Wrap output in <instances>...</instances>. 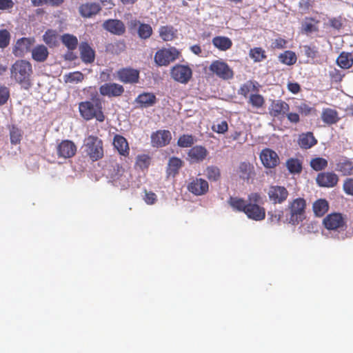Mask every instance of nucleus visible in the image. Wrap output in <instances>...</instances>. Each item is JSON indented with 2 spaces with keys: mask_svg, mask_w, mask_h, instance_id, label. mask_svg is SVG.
Wrapping results in <instances>:
<instances>
[{
  "mask_svg": "<svg viewBox=\"0 0 353 353\" xmlns=\"http://www.w3.org/2000/svg\"><path fill=\"white\" fill-rule=\"evenodd\" d=\"M101 9V6L99 3L87 2L79 6V12L81 17L90 18L99 13Z\"/></svg>",
  "mask_w": 353,
  "mask_h": 353,
  "instance_id": "25",
  "label": "nucleus"
},
{
  "mask_svg": "<svg viewBox=\"0 0 353 353\" xmlns=\"http://www.w3.org/2000/svg\"><path fill=\"white\" fill-rule=\"evenodd\" d=\"M31 52L32 59L37 62H44L49 55L47 47L43 44L36 46Z\"/></svg>",
  "mask_w": 353,
  "mask_h": 353,
  "instance_id": "30",
  "label": "nucleus"
},
{
  "mask_svg": "<svg viewBox=\"0 0 353 353\" xmlns=\"http://www.w3.org/2000/svg\"><path fill=\"white\" fill-rule=\"evenodd\" d=\"M324 227L328 230L342 229L345 225V218L339 212L327 214L323 220Z\"/></svg>",
  "mask_w": 353,
  "mask_h": 353,
  "instance_id": "11",
  "label": "nucleus"
},
{
  "mask_svg": "<svg viewBox=\"0 0 353 353\" xmlns=\"http://www.w3.org/2000/svg\"><path fill=\"white\" fill-rule=\"evenodd\" d=\"M176 32L172 26H161L159 29V36L165 41L173 40L176 37Z\"/></svg>",
  "mask_w": 353,
  "mask_h": 353,
  "instance_id": "40",
  "label": "nucleus"
},
{
  "mask_svg": "<svg viewBox=\"0 0 353 353\" xmlns=\"http://www.w3.org/2000/svg\"><path fill=\"white\" fill-rule=\"evenodd\" d=\"M152 28L150 24L141 23L137 28V34L142 39H149L152 34Z\"/></svg>",
  "mask_w": 353,
  "mask_h": 353,
  "instance_id": "44",
  "label": "nucleus"
},
{
  "mask_svg": "<svg viewBox=\"0 0 353 353\" xmlns=\"http://www.w3.org/2000/svg\"><path fill=\"white\" fill-rule=\"evenodd\" d=\"M208 69L212 75L224 81L233 79L234 75L232 68L222 59L213 61Z\"/></svg>",
  "mask_w": 353,
  "mask_h": 353,
  "instance_id": "6",
  "label": "nucleus"
},
{
  "mask_svg": "<svg viewBox=\"0 0 353 353\" xmlns=\"http://www.w3.org/2000/svg\"><path fill=\"white\" fill-rule=\"evenodd\" d=\"M10 41V34L6 30H0V48H5L8 46Z\"/></svg>",
  "mask_w": 353,
  "mask_h": 353,
  "instance_id": "51",
  "label": "nucleus"
},
{
  "mask_svg": "<svg viewBox=\"0 0 353 353\" xmlns=\"http://www.w3.org/2000/svg\"><path fill=\"white\" fill-rule=\"evenodd\" d=\"M145 202L148 205H152L157 201V195L152 192H145L144 197Z\"/></svg>",
  "mask_w": 353,
  "mask_h": 353,
  "instance_id": "62",
  "label": "nucleus"
},
{
  "mask_svg": "<svg viewBox=\"0 0 353 353\" xmlns=\"http://www.w3.org/2000/svg\"><path fill=\"white\" fill-rule=\"evenodd\" d=\"M9 98V88L6 86H0V105L6 104Z\"/></svg>",
  "mask_w": 353,
  "mask_h": 353,
  "instance_id": "55",
  "label": "nucleus"
},
{
  "mask_svg": "<svg viewBox=\"0 0 353 353\" xmlns=\"http://www.w3.org/2000/svg\"><path fill=\"white\" fill-rule=\"evenodd\" d=\"M268 196L270 201L273 204H282L287 200L289 192L284 186L270 185L268 191Z\"/></svg>",
  "mask_w": 353,
  "mask_h": 353,
  "instance_id": "9",
  "label": "nucleus"
},
{
  "mask_svg": "<svg viewBox=\"0 0 353 353\" xmlns=\"http://www.w3.org/2000/svg\"><path fill=\"white\" fill-rule=\"evenodd\" d=\"M157 97L152 92H143L135 99V103L139 108H147L156 104Z\"/></svg>",
  "mask_w": 353,
  "mask_h": 353,
  "instance_id": "24",
  "label": "nucleus"
},
{
  "mask_svg": "<svg viewBox=\"0 0 353 353\" xmlns=\"http://www.w3.org/2000/svg\"><path fill=\"white\" fill-rule=\"evenodd\" d=\"M85 151L92 161H97L103 157V141L98 137L88 136L85 141Z\"/></svg>",
  "mask_w": 353,
  "mask_h": 353,
  "instance_id": "5",
  "label": "nucleus"
},
{
  "mask_svg": "<svg viewBox=\"0 0 353 353\" xmlns=\"http://www.w3.org/2000/svg\"><path fill=\"white\" fill-rule=\"evenodd\" d=\"M310 166L315 171H321L327 166V161L322 157H316L311 160Z\"/></svg>",
  "mask_w": 353,
  "mask_h": 353,
  "instance_id": "47",
  "label": "nucleus"
},
{
  "mask_svg": "<svg viewBox=\"0 0 353 353\" xmlns=\"http://www.w3.org/2000/svg\"><path fill=\"white\" fill-rule=\"evenodd\" d=\"M304 53L305 55L309 58L314 59L318 55V50L315 46H304Z\"/></svg>",
  "mask_w": 353,
  "mask_h": 353,
  "instance_id": "58",
  "label": "nucleus"
},
{
  "mask_svg": "<svg viewBox=\"0 0 353 353\" xmlns=\"http://www.w3.org/2000/svg\"><path fill=\"white\" fill-rule=\"evenodd\" d=\"M10 142L16 145L20 143L22 137L21 132L19 129L13 127L10 132Z\"/></svg>",
  "mask_w": 353,
  "mask_h": 353,
  "instance_id": "52",
  "label": "nucleus"
},
{
  "mask_svg": "<svg viewBox=\"0 0 353 353\" xmlns=\"http://www.w3.org/2000/svg\"><path fill=\"white\" fill-rule=\"evenodd\" d=\"M112 167H113V169L110 172V177L113 180L119 179V178L123 174L124 169L119 163H115V165H114Z\"/></svg>",
  "mask_w": 353,
  "mask_h": 353,
  "instance_id": "54",
  "label": "nucleus"
},
{
  "mask_svg": "<svg viewBox=\"0 0 353 353\" xmlns=\"http://www.w3.org/2000/svg\"><path fill=\"white\" fill-rule=\"evenodd\" d=\"M170 76L182 84H187L192 77V70L189 65L176 64L170 69Z\"/></svg>",
  "mask_w": 353,
  "mask_h": 353,
  "instance_id": "8",
  "label": "nucleus"
},
{
  "mask_svg": "<svg viewBox=\"0 0 353 353\" xmlns=\"http://www.w3.org/2000/svg\"><path fill=\"white\" fill-rule=\"evenodd\" d=\"M235 172L240 179L248 183H252L256 176L254 166L247 161L240 162Z\"/></svg>",
  "mask_w": 353,
  "mask_h": 353,
  "instance_id": "10",
  "label": "nucleus"
},
{
  "mask_svg": "<svg viewBox=\"0 0 353 353\" xmlns=\"http://www.w3.org/2000/svg\"><path fill=\"white\" fill-rule=\"evenodd\" d=\"M299 146L303 149H309L317 143V140L312 132L303 133L299 136L298 141Z\"/></svg>",
  "mask_w": 353,
  "mask_h": 353,
  "instance_id": "32",
  "label": "nucleus"
},
{
  "mask_svg": "<svg viewBox=\"0 0 353 353\" xmlns=\"http://www.w3.org/2000/svg\"><path fill=\"white\" fill-rule=\"evenodd\" d=\"M99 92L102 96L109 98L118 97L123 94L124 88L116 83H105L100 86Z\"/></svg>",
  "mask_w": 353,
  "mask_h": 353,
  "instance_id": "17",
  "label": "nucleus"
},
{
  "mask_svg": "<svg viewBox=\"0 0 353 353\" xmlns=\"http://www.w3.org/2000/svg\"><path fill=\"white\" fill-rule=\"evenodd\" d=\"M34 42V37H22L16 41L12 53L15 57H22L31 50V47Z\"/></svg>",
  "mask_w": 353,
  "mask_h": 353,
  "instance_id": "13",
  "label": "nucleus"
},
{
  "mask_svg": "<svg viewBox=\"0 0 353 353\" xmlns=\"http://www.w3.org/2000/svg\"><path fill=\"white\" fill-rule=\"evenodd\" d=\"M140 24H141V23L136 19L130 20L128 22V28L129 31L131 33H133L135 30H137V28Z\"/></svg>",
  "mask_w": 353,
  "mask_h": 353,
  "instance_id": "63",
  "label": "nucleus"
},
{
  "mask_svg": "<svg viewBox=\"0 0 353 353\" xmlns=\"http://www.w3.org/2000/svg\"><path fill=\"white\" fill-rule=\"evenodd\" d=\"M344 74L339 70L334 69L330 72L331 81L335 83H339L342 81Z\"/></svg>",
  "mask_w": 353,
  "mask_h": 353,
  "instance_id": "59",
  "label": "nucleus"
},
{
  "mask_svg": "<svg viewBox=\"0 0 353 353\" xmlns=\"http://www.w3.org/2000/svg\"><path fill=\"white\" fill-rule=\"evenodd\" d=\"M179 54V51L174 47L161 48L156 52L154 59L158 66H167L176 60Z\"/></svg>",
  "mask_w": 353,
  "mask_h": 353,
  "instance_id": "7",
  "label": "nucleus"
},
{
  "mask_svg": "<svg viewBox=\"0 0 353 353\" xmlns=\"http://www.w3.org/2000/svg\"><path fill=\"white\" fill-rule=\"evenodd\" d=\"M259 83L253 81H248L243 83L239 90V94L247 98L250 92H259Z\"/></svg>",
  "mask_w": 353,
  "mask_h": 353,
  "instance_id": "35",
  "label": "nucleus"
},
{
  "mask_svg": "<svg viewBox=\"0 0 353 353\" xmlns=\"http://www.w3.org/2000/svg\"><path fill=\"white\" fill-rule=\"evenodd\" d=\"M151 145L156 148H162L170 143L171 132L168 130H159L151 134Z\"/></svg>",
  "mask_w": 353,
  "mask_h": 353,
  "instance_id": "14",
  "label": "nucleus"
},
{
  "mask_svg": "<svg viewBox=\"0 0 353 353\" xmlns=\"http://www.w3.org/2000/svg\"><path fill=\"white\" fill-rule=\"evenodd\" d=\"M183 161L176 157L170 158L166 168V174L168 176L174 177L179 174V170L183 167Z\"/></svg>",
  "mask_w": 353,
  "mask_h": 353,
  "instance_id": "28",
  "label": "nucleus"
},
{
  "mask_svg": "<svg viewBox=\"0 0 353 353\" xmlns=\"http://www.w3.org/2000/svg\"><path fill=\"white\" fill-rule=\"evenodd\" d=\"M117 77L124 83H137L139 79V71L131 68H123L117 71Z\"/></svg>",
  "mask_w": 353,
  "mask_h": 353,
  "instance_id": "18",
  "label": "nucleus"
},
{
  "mask_svg": "<svg viewBox=\"0 0 353 353\" xmlns=\"http://www.w3.org/2000/svg\"><path fill=\"white\" fill-rule=\"evenodd\" d=\"M188 191L195 196L205 194L209 190L208 182L201 178L193 179L188 185Z\"/></svg>",
  "mask_w": 353,
  "mask_h": 353,
  "instance_id": "16",
  "label": "nucleus"
},
{
  "mask_svg": "<svg viewBox=\"0 0 353 353\" xmlns=\"http://www.w3.org/2000/svg\"><path fill=\"white\" fill-rule=\"evenodd\" d=\"M278 58L281 63L287 65H292L297 61L295 52L291 50H286L280 54Z\"/></svg>",
  "mask_w": 353,
  "mask_h": 353,
  "instance_id": "39",
  "label": "nucleus"
},
{
  "mask_svg": "<svg viewBox=\"0 0 353 353\" xmlns=\"http://www.w3.org/2000/svg\"><path fill=\"white\" fill-rule=\"evenodd\" d=\"M77 145L70 140H63L57 146V154L59 158L69 159L75 155Z\"/></svg>",
  "mask_w": 353,
  "mask_h": 353,
  "instance_id": "15",
  "label": "nucleus"
},
{
  "mask_svg": "<svg viewBox=\"0 0 353 353\" xmlns=\"http://www.w3.org/2000/svg\"><path fill=\"white\" fill-rule=\"evenodd\" d=\"M103 28L114 35L121 36L125 32L124 23L119 19L105 20L103 23Z\"/></svg>",
  "mask_w": 353,
  "mask_h": 353,
  "instance_id": "20",
  "label": "nucleus"
},
{
  "mask_svg": "<svg viewBox=\"0 0 353 353\" xmlns=\"http://www.w3.org/2000/svg\"><path fill=\"white\" fill-rule=\"evenodd\" d=\"M208 151L203 146L196 145L188 152V155L192 163L203 161L207 157Z\"/></svg>",
  "mask_w": 353,
  "mask_h": 353,
  "instance_id": "27",
  "label": "nucleus"
},
{
  "mask_svg": "<svg viewBox=\"0 0 353 353\" xmlns=\"http://www.w3.org/2000/svg\"><path fill=\"white\" fill-rule=\"evenodd\" d=\"M307 203L305 199L299 197L288 202L285 208L286 221L292 225H298L306 218Z\"/></svg>",
  "mask_w": 353,
  "mask_h": 353,
  "instance_id": "3",
  "label": "nucleus"
},
{
  "mask_svg": "<svg viewBox=\"0 0 353 353\" xmlns=\"http://www.w3.org/2000/svg\"><path fill=\"white\" fill-rule=\"evenodd\" d=\"M261 196L258 192H253L248 196V205L245 214L248 219L260 221L265 218V209L259 205Z\"/></svg>",
  "mask_w": 353,
  "mask_h": 353,
  "instance_id": "4",
  "label": "nucleus"
},
{
  "mask_svg": "<svg viewBox=\"0 0 353 353\" xmlns=\"http://www.w3.org/2000/svg\"><path fill=\"white\" fill-rule=\"evenodd\" d=\"M288 170L290 174H299L302 172V162L296 158H290L285 163Z\"/></svg>",
  "mask_w": 353,
  "mask_h": 353,
  "instance_id": "37",
  "label": "nucleus"
},
{
  "mask_svg": "<svg viewBox=\"0 0 353 353\" xmlns=\"http://www.w3.org/2000/svg\"><path fill=\"white\" fill-rule=\"evenodd\" d=\"M268 220L271 223H279L284 215V212L282 210H274L268 212Z\"/></svg>",
  "mask_w": 353,
  "mask_h": 353,
  "instance_id": "50",
  "label": "nucleus"
},
{
  "mask_svg": "<svg viewBox=\"0 0 353 353\" xmlns=\"http://www.w3.org/2000/svg\"><path fill=\"white\" fill-rule=\"evenodd\" d=\"M228 203L234 211L245 213L248 201L238 196H230L228 200Z\"/></svg>",
  "mask_w": 353,
  "mask_h": 353,
  "instance_id": "33",
  "label": "nucleus"
},
{
  "mask_svg": "<svg viewBox=\"0 0 353 353\" xmlns=\"http://www.w3.org/2000/svg\"><path fill=\"white\" fill-rule=\"evenodd\" d=\"M336 63L343 69H349L353 65V55L350 52H342L336 59Z\"/></svg>",
  "mask_w": 353,
  "mask_h": 353,
  "instance_id": "36",
  "label": "nucleus"
},
{
  "mask_svg": "<svg viewBox=\"0 0 353 353\" xmlns=\"http://www.w3.org/2000/svg\"><path fill=\"white\" fill-rule=\"evenodd\" d=\"M125 49V43L123 41H117L109 46L108 50L112 53L119 54L121 52L124 51Z\"/></svg>",
  "mask_w": 353,
  "mask_h": 353,
  "instance_id": "53",
  "label": "nucleus"
},
{
  "mask_svg": "<svg viewBox=\"0 0 353 353\" xmlns=\"http://www.w3.org/2000/svg\"><path fill=\"white\" fill-rule=\"evenodd\" d=\"M136 163L141 169L148 168L150 165V157L147 155L139 156Z\"/></svg>",
  "mask_w": 353,
  "mask_h": 353,
  "instance_id": "57",
  "label": "nucleus"
},
{
  "mask_svg": "<svg viewBox=\"0 0 353 353\" xmlns=\"http://www.w3.org/2000/svg\"><path fill=\"white\" fill-rule=\"evenodd\" d=\"M84 79V75L79 71L70 72L64 76L65 83H79Z\"/></svg>",
  "mask_w": 353,
  "mask_h": 353,
  "instance_id": "48",
  "label": "nucleus"
},
{
  "mask_svg": "<svg viewBox=\"0 0 353 353\" xmlns=\"http://www.w3.org/2000/svg\"><path fill=\"white\" fill-rule=\"evenodd\" d=\"M329 209L328 202L323 199H319L314 202L312 210L316 216H323Z\"/></svg>",
  "mask_w": 353,
  "mask_h": 353,
  "instance_id": "34",
  "label": "nucleus"
},
{
  "mask_svg": "<svg viewBox=\"0 0 353 353\" xmlns=\"http://www.w3.org/2000/svg\"><path fill=\"white\" fill-rule=\"evenodd\" d=\"M62 43L70 50H74L77 48L78 45V39L77 37L70 34H64L61 37Z\"/></svg>",
  "mask_w": 353,
  "mask_h": 353,
  "instance_id": "43",
  "label": "nucleus"
},
{
  "mask_svg": "<svg viewBox=\"0 0 353 353\" xmlns=\"http://www.w3.org/2000/svg\"><path fill=\"white\" fill-rule=\"evenodd\" d=\"M80 56L82 61L85 63H92L95 59V52L88 44L83 41L79 46Z\"/></svg>",
  "mask_w": 353,
  "mask_h": 353,
  "instance_id": "26",
  "label": "nucleus"
},
{
  "mask_svg": "<svg viewBox=\"0 0 353 353\" xmlns=\"http://www.w3.org/2000/svg\"><path fill=\"white\" fill-rule=\"evenodd\" d=\"M249 55L254 62H261L266 59L265 51L260 47L252 48L250 50Z\"/></svg>",
  "mask_w": 353,
  "mask_h": 353,
  "instance_id": "45",
  "label": "nucleus"
},
{
  "mask_svg": "<svg viewBox=\"0 0 353 353\" xmlns=\"http://www.w3.org/2000/svg\"><path fill=\"white\" fill-rule=\"evenodd\" d=\"M317 23L318 21H316L314 18L306 17L301 24V30L307 34L316 32L318 31Z\"/></svg>",
  "mask_w": 353,
  "mask_h": 353,
  "instance_id": "41",
  "label": "nucleus"
},
{
  "mask_svg": "<svg viewBox=\"0 0 353 353\" xmlns=\"http://www.w3.org/2000/svg\"><path fill=\"white\" fill-rule=\"evenodd\" d=\"M32 66L30 61L24 59L16 61L10 68V77L25 88L31 85Z\"/></svg>",
  "mask_w": 353,
  "mask_h": 353,
  "instance_id": "2",
  "label": "nucleus"
},
{
  "mask_svg": "<svg viewBox=\"0 0 353 353\" xmlns=\"http://www.w3.org/2000/svg\"><path fill=\"white\" fill-rule=\"evenodd\" d=\"M114 148L117 150L119 154L125 157L130 154V147L127 139L120 134H115L113 138Z\"/></svg>",
  "mask_w": 353,
  "mask_h": 353,
  "instance_id": "23",
  "label": "nucleus"
},
{
  "mask_svg": "<svg viewBox=\"0 0 353 353\" xmlns=\"http://www.w3.org/2000/svg\"><path fill=\"white\" fill-rule=\"evenodd\" d=\"M194 143V138L191 134H183L179 137L177 144L181 148L191 147Z\"/></svg>",
  "mask_w": 353,
  "mask_h": 353,
  "instance_id": "49",
  "label": "nucleus"
},
{
  "mask_svg": "<svg viewBox=\"0 0 353 353\" xmlns=\"http://www.w3.org/2000/svg\"><path fill=\"white\" fill-rule=\"evenodd\" d=\"M285 117L290 123H297L300 121V117L298 113L288 112L286 113Z\"/></svg>",
  "mask_w": 353,
  "mask_h": 353,
  "instance_id": "64",
  "label": "nucleus"
},
{
  "mask_svg": "<svg viewBox=\"0 0 353 353\" xmlns=\"http://www.w3.org/2000/svg\"><path fill=\"white\" fill-rule=\"evenodd\" d=\"M339 181L338 176L333 172H321L316 176V183L321 187L332 188Z\"/></svg>",
  "mask_w": 353,
  "mask_h": 353,
  "instance_id": "21",
  "label": "nucleus"
},
{
  "mask_svg": "<svg viewBox=\"0 0 353 353\" xmlns=\"http://www.w3.org/2000/svg\"><path fill=\"white\" fill-rule=\"evenodd\" d=\"M213 45L221 50L225 51L230 49L232 46L230 39L225 37H216L212 39Z\"/></svg>",
  "mask_w": 353,
  "mask_h": 353,
  "instance_id": "38",
  "label": "nucleus"
},
{
  "mask_svg": "<svg viewBox=\"0 0 353 353\" xmlns=\"http://www.w3.org/2000/svg\"><path fill=\"white\" fill-rule=\"evenodd\" d=\"M297 110L301 114L307 116L310 114L312 112H314L315 109L314 108L310 107L307 103H303L297 106Z\"/></svg>",
  "mask_w": 353,
  "mask_h": 353,
  "instance_id": "56",
  "label": "nucleus"
},
{
  "mask_svg": "<svg viewBox=\"0 0 353 353\" xmlns=\"http://www.w3.org/2000/svg\"><path fill=\"white\" fill-rule=\"evenodd\" d=\"M343 188L347 194L353 195V179H346L343 183Z\"/></svg>",
  "mask_w": 353,
  "mask_h": 353,
  "instance_id": "60",
  "label": "nucleus"
},
{
  "mask_svg": "<svg viewBox=\"0 0 353 353\" xmlns=\"http://www.w3.org/2000/svg\"><path fill=\"white\" fill-rule=\"evenodd\" d=\"M102 110V102L97 92L92 96L90 101L79 103L80 114L87 121L95 118L97 121L103 122L105 120V115Z\"/></svg>",
  "mask_w": 353,
  "mask_h": 353,
  "instance_id": "1",
  "label": "nucleus"
},
{
  "mask_svg": "<svg viewBox=\"0 0 353 353\" xmlns=\"http://www.w3.org/2000/svg\"><path fill=\"white\" fill-rule=\"evenodd\" d=\"M261 163L265 168H274L280 163V159L277 153L270 148H264L259 154Z\"/></svg>",
  "mask_w": 353,
  "mask_h": 353,
  "instance_id": "12",
  "label": "nucleus"
},
{
  "mask_svg": "<svg viewBox=\"0 0 353 353\" xmlns=\"http://www.w3.org/2000/svg\"><path fill=\"white\" fill-rule=\"evenodd\" d=\"M335 170L343 176L353 175V161L346 157H341L336 163Z\"/></svg>",
  "mask_w": 353,
  "mask_h": 353,
  "instance_id": "22",
  "label": "nucleus"
},
{
  "mask_svg": "<svg viewBox=\"0 0 353 353\" xmlns=\"http://www.w3.org/2000/svg\"><path fill=\"white\" fill-rule=\"evenodd\" d=\"M59 35L56 30L48 29L43 35V41L50 48L59 44Z\"/></svg>",
  "mask_w": 353,
  "mask_h": 353,
  "instance_id": "29",
  "label": "nucleus"
},
{
  "mask_svg": "<svg viewBox=\"0 0 353 353\" xmlns=\"http://www.w3.org/2000/svg\"><path fill=\"white\" fill-rule=\"evenodd\" d=\"M205 174L210 181H216L221 177V172L218 167L208 166L205 170Z\"/></svg>",
  "mask_w": 353,
  "mask_h": 353,
  "instance_id": "46",
  "label": "nucleus"
},
{
  "mask_svg": "<svg viewBox=\"0 0 353 353\" xmlns=\"http://www.w3.org/2000/svg\"><path fill=\"white\" fill-rule=\"evenodd\" d=\"M321 119L325 123L332 125L336 123L340 118L336 110L327 108L322 110Z\"/></svg>",
  "mask_w": 353,
  "mask_h": 353,
  "instance_id": "31",
  "label": "nucleus"
},
{
  "mask_svg": "<svg viewBox=\"0 0 353 353\" xmlns=\"http://www.w3.org/2000/svg\"><path fill=\"white\" fill-rule=\"evenodd\" d=\"M288 41L283 38H277L272 42V46L273 48L283 49L287 47Z\"/></svg>",
  "mask_w": 353,
  "mask_h": 353,
  "instance_id": "61",
  "label": "nucleus"
},
{
  "mask_svg": "<svg viewBox=\"0 0 353 353\" xmlns=\"http://www.w3.org/2000/svg\"><path fill=\"white\" fill-rule=\"evenodd\" d=\"M270 114L273 117L283 119L290 110V105L283 100H274L269 108Z\"/></svg>",
  "mask_w": 353,
  "mask_h": 353,
  "instance_id": "19",
  "label": "nucleus"
},
{
  "mask_svg": "<svg viewBox=\"0 0 353 353\" xmlns=\"http://www.w3.org/2000/svg\"><path fill=\"white\" fill-rule=\"evenodd\" d=\"M248 103L251 105L253 108L260 109L264 106L265 101L261 94L256 92L255 94H251L249 96Z\"/></svg>",
  "mask_w": 353,
  "mask_h": 353,
  "instance_id": "42",
  "label": "nucleus"
}]
</instances>
